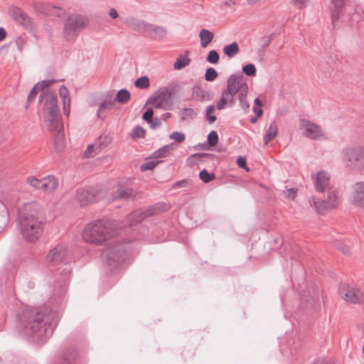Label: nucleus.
Here are the masks:
<instances>
[{"instance_id":"obj_40","label":"nucleus","mask_w":364,"mask_h":364,"mask_svg":"<svg viewBox=\"0 0 364 364\" xmlns=\"http://www.w3.org/2000/svg\"><path fill=\"white\" fill-rule=\"evenodd\" d=\"M191 60L187 58L186 56L184 57H180L176 60L173 65V68L176 70H181L185 66L188 65L190 63Z\"/></svg>"},{"instance_id":"obj_51","label":"nucleus","mask_w":364,"mask_h":364,"mask_svg":"<svg viewBox=\"0 0 364 364\" xmlns=\"http://www.w3.org/2000/svg\"><path fill=\"white\" fill-rule=\"evenodd\" d=\"M153 116H154V110L152 108H148L146 111L143 114L142 119L143 120L147 122L148 123H151L153 122Z\"/></svg>"},{"instance_id":"obj_12","label":"nucleus","mask_w":364,"mask_h":364,"mask_svg":"<svg viewBox=\"0 0 364 364\" xmlns=\"http://www.w3.org/2000/svg\"><path fill=\"white\" fill-rule=\"evenodd\" d=\"M346 160L358 168H364V149L346 148L343 150Z\"/></svg>"},{"instance_id":"obj_26","label":"nucleus","mask_w":364,"mask_h":364,"mask_svg":"<svg viewBox=\"0 0 364 364\" xmlns=\"http://www.w3.org/2000/svg\"><path fill=\"white\" fill-rule=\"evenodd\" d=\"M78 357L77 352L73 349L70 348L65 351L62 355V363L63 364H72L75 362Z\"/></svg>"},{"instance_id":"obj_38","label":"nucleus","mask_w":364,"mask_h":364,"mask_svg":"<svg viewBox=\"0 0 364 364\" xmlns=\"http://www.w3.org/2000/svg\"><path fill=\"white\" fill-rule=\"evenodd\" d=\"M199 178L204 183H209L215 178V174L214 173H209L206 169H203L199 173Z\"/></svg>"},{"instance_id":"obj_64","label":"nucleus","mask_w":364,"mask_h":364,"mask_svg":"<svg viewBox=\"0 0 364 364\" xmlns=\"http://www.w3.org/2000/svg\"><path fill=\"white\" fill-rule=\"evenodd\" d=\"M224 4L227 6H234L236 4L235 1H234L232 0L226 1Z\"/></svg>"},{"instance_id":"obj_50","label":"nucleus","mask_w":364,"mask_h":364,"mask_svg":"<svg viewBox=\"0 0 364 364\" xmlns=\"http://www.w3.org/2000/svg\"><path fill=\"white\" fill-rule=\"evenodd\" d=\"M170 138L176 142L181 143L185 140V134L182 132H173L170 135Z\"/></svg>"},{"instance_id":"obj_36","label":"nucleus","mask_w":364,"mask_h":364,"mask_svg":"<svg viewBox=\"0 0 364 364\" xmlns=\"http://www.w3.org/2000/svg\"><path fill=\"white\" fill-rule=\"evenodd\" d=\"M196 114V112L192 108H183L180 112V116L182 120L193 119Z\"/></svg>"},{"instance_id":"obj_16","label":"nucleus","mask_w":364,"mask_h":364,"mask_svg":"<svg viewBox=\"0 0 364 364\" xmlns=\"http://www.w3.org/2000/svg\"><path fill=\"white\" fill-rule=\"evenodd\" d=\"M352 203L360 208H364V183L357 182L353 186Z\"/></svg>"},{"instance_id":"obj_61","label":"nucleus","mask_w":364,"mask_h":364,"mask_svg":"<svg viewBox=\"0 0 364 364\" xmlns=\"http://www.w3.org/2000/svg\"><path fill=\"white\" fill-rule=\"evenodd\" d=\"M6 37V32L3 28H0V42Z\"/></svg>"},{"instance_id":"obj_20","label":"nucleus","mask_w":364,"mask_h":364,"mask_svg":"<svg viewBox=\"0 0 364 364\" xmlns=\"http://www.w3.org/2000/svg\"><path fill=\"white\" fill-rule=\"evenodd\" d=\"M124 23L127 26L131 28L132 30L137 32L145 33L149 25V23L142 20H139L134 17L127 18L125 20Z\"/></svg>"},{"instance_id":"obj_18","label":"nucleus","mask_w":364,"mask_h":364,"mask_svg":"<svg viewBox=\"0 0 364 364\" xmlns=\"http://www.w3.org/2000/svg\"><path fill=\"white\" fill-rule=\"evenodd\" d=\"M314 185L318 192L323 193L330 185V175L324 171H318L316 174Z\"/></svg>"},{"instance_id":"obj_22","label":"nucleus","mask_w":364,"mask_h":364,"mask_svg":"<svg viewBox=\"0 0 364 364\" xmlns=\"http://www.w3.org/2000/svg\"><path fill=\"white\" fill-rule=\"evenodd\" d=\"M192 97L194 100L198 102H204L210 100L211 99L210 93L198 85H196L193 87Z\"/></svg>"},{"instance_id":"obj_13","label":"nucleus","mask_w":364,"mask_h":364,"mask_svg":"<svg viewBox=\"0 0 364 364\" xmlns=\"http://www.w3.org/2000/svg\"><path fill=\"white\" fill-rule=\"evenodd\" d=\"M67 253V248L64 245L58 244L49 251L46 256V262L53 265L59 264L65 261Z\"/></svg>"},{"instance_id":"obj_19","label":"nucleus","mask_w":364,"mask_h":364,"mask_svg":"<svg viewBox=\"0 0 364 364\" xmlns=\"http://www.w3.org/2000/svg\"><path fill=\"white\" fill-rule=\"evenodd\" d=\"M146 34L155 41H161L165 38L167 31L166 28L162 26L149 23Z\"/></svg>"},{"instance_id":"obj_37","label":"nucleus","mask_w":364,"mask_h":364,"mask_svg":"<svg viewBox=\"0 0 364 364\" xmlns=\"http://www.w3.org/2000/svg\"><path fill=\"white\" fill-rule=\"evenodd\" d=\"M26 183H28L31 186L36 188L43 190V178L38 179L34 176H28L26 178Z\"/></svg>"},{"instance_id":"obj_49","label":"nucleus","mask_w":364,"mask_h":364,"mask_svg":"<svg viewBox=\"0 0 364 364\" xmlns=\"http://www.w3.org/2000/svg\"><path fill=\"white\" fill-rule=\"evenodd\" d=\"M208 142L210 146H215L218 143V135L215 131H211L208 135Z\"/></svg>"},{"instance_id":"obj_45","label":"nucleus","mask_w":364,"mask_h":364,"mask_svg":"<svg viewBox=\"0 0 364 364\" xmlns=\"http://www.w3.org/2000/svg\"><path fill=\"white\" fill-rule=\"evenodd\" d=\"M215 107L213 105H209L206 109L205 116L209 124H213L216 120V117L211 115V114L215 112Z\"/></svg>"},{"instance_id":"obj_48","label":"nucleus","mask_w":364,"mask_h":364,"mask_svg":"<svg viewBox=\"0 0 364 364\" xmlns=\"http://www.w3.org/2000/svg\"><path fill=\"white\" fill-rule=\"evenodd\" d=\"M310 0H291V4L297 9H302L307 6Z\"/></svg>"},{"instance_id":"obj_39","label":"nucleus","mask_w":364,"mask_h":364,"mask_svg":"<svg viewBox=\"0 0 364 364\" xmlns=\"http://www.w3.org/2000/svg\"><path fill=\"white\" fill-rule=\"evenodd\" d=\"M161 162H162V161H160V160H151V161H146L145 163H144L143 164H141L140 166V170L141 171H148V170H152L154 169L159 164H160Z\"/></svg>"},{"instance_id":"obj_7","label":"nucleus","mask_w":364,"mask_h":364,"mask_svg":"<svg viewBox=\"0 0 364 364\" xmlns=\"http://www.w3.org/2000/svg\"><path fill=\"white\" fill-rule=\"evenodd\" d=\"M171 206L166 203H157L147 208H142L132 212L127 216L130 226L142 222L148 217L154 216L164 213L170 209Z\"/></svg>"},{"instance_id":"obj_4","label":"nucleus","mask_w":364,"mask_h":364,"mask_svg":"<svg viewBox=\"0 0 364 364\" xmlns=\"http://www.w3.org/2000/svg\"><path fill=\"white\" fill-rule=\"evenodd\" d=\"M18 222L21 234L26 241L33 242L40 238L43 231V223L36 217L34 210L21 212Z\"/></svg>"},{"instance_id":"obj_10","label":"nucleus","mask_w":364,"mask_h":364,"mask_svg":"<svg viewBox=\"0 0 364 364\" xmlns=\"http://www.w3.org/2000/svg\"><path fill=\"white\" fill-rule=\"evenodd\" d=\"M102 198L101 189L95 186L80 187L76 189L75 198L80 207L94 204Z\"/></svg>"},{"instance_id":"obj_33","label":"nucleus","mask_w":364,"mask_h":364,"mask_svg":"<svg viewBox=\"0 0 364 364\" xmlns=\"http://www.w3.org/2000/svg\"><path fill=\"white\" fill-rule=\"evenodd\" d=\"M328 197L325 199L328 201V203H335V208L338 207L339 205V198L338 196V191L331 188H328Z\"/></svg>"},{"instance_id":"obj_28","label":"nucleus","mask_w":364,"mask_h":364,"mask_svg":"<svg viewBox=\"0 0 364 364\" xmlns=\"http://www.w3.org/2000/svg\"><path fill=\"white\" fill-rule=\"evenodd\" d=\"M201 46L205 48L213 39L214 34L209 30L203 28L199 33Z\"/></svg>"},{"instance_id":"obj_41","label":"nucleus","mask_w":364,"mask_h":364,"mask_svg":"<svg viewBox=\"0 0 364 364\" xmlns=\"http://www.w3.org/2000/svg\"><path fill=\"white\" fill-rule=\"evenodd\" d=\"M43 9L44 10L45 13L47 15L55 14V10L62 11L61 8H60L58 6H55L50 3L43 4ZM56 15L60 16V13H58V12L56 13Z\"/></svg>"},{"instance_id":"obj_35","label":"nucleus","mask_w":364,"mask_h":364,"mask_svg":"<svg viewBox=\"0 0 364 364\" xmlns=\"http://www.w3.org/2000/svg\"><path fill=\"white\" fill-rule=\"evenodd\" d=\"M193 157L198 159L201 162H208L217 159V156L215 154L208 153L194 154Z\"/></svg>"},{"instance_id":"obj_44","label":"nucleus","mask_w":364,"mask_h":364,"mask_svg":"<svg viewBox=\"0 0 364 364\" xmlns=\"http://www.w3.org/2000/svg\"><path fill=\"white\" fill-rule=\"evenodd\" d=\"M242 71L249 77L255 76L256 75V68L255 65L252 63L243 66Z\"/></svg>"},{"instance_id":"obj_8","label":"nucleus","mask_w":364,"mask_h":364,"mask_svg":"<svg viewBox=\"0 0 364 364\" xmlns=\"http://www.w3.org/2000/svg\"><path fill=\"white\" fill-rule=\"evenodd\" d=\"M87 18L80 14H71L65 21L63 33L68 41L73 42L79 32L85 28Z\"/></svg>"},{"instance_id":"obj_2","label":"nucleus","mask_w":364,"mask_h":364,"mask_svg":"<svg viewBox=\"0 0 364 364\" xmlns=\"http://www.w3.org/2000/svg\"><path fill=\"white\" fill-rule=\"evenodd\" d=\"M54 316L49 308H26L18 314L16 326L25 335L44 341V337L47 338L53 334L51 321Z\"/></svg>"},{"instance_id":"obj_9","label":"nucleus","mask_w":364,"mask_h":364,"mask_svg":"<svg viewBox=\"0 0 364 364\" xmlns=\"http://www.w3.org/2000/svg\"><path fill=\"white\" fill-rule=\"evenodd\" d=\"M174 92L167 87H161L146 101L144 107L153 106L155 109H168L172 106L171 101Z\"/></svg>"},{"instance_id":"obj_56","label":"nucleus","mask_w":364,"mask_h":364,"mask_svg":"<svg viewBox=\"0 0 364 364\" xmlns=\"http://www.w3.org/2000/svg\"><path fill=\"white\" fill-rule=\"evenodd\" d=\"M335 245L338 250H341L344 255L350 254V249L348 247H346L344 245L341 244L340 242H337Z\"/></svg>"},{"instance_id":"obj_62","label":"nucleus","mask_w":364,"mask_h":364,"mask_svg":"<svg viewBox=\"0 0 364 364\" xmlns=\"http://www.w3.org/2000/svg\"><path fill=\"white\" fill-rule=\"evenodd\" d=\"M109 14V16L113 18H117L118 17L117 11L114 9H111Z\"/></svg>"},{"instance_id":"obj_30","label":"nucleus","mask_w":364,"mask_h":364,"mask_svg":"<svg viewBox=\"0 0 364 364\" xmlns=\"http://www.w3.org/2000/svg\"><path fill=\"white\" fill-rule=\"evenodd\" d=\"M131 198H135L134 191L131 188L119 189L117 191L116 198L121 200H128Z\"/></svg>"},{"instance_id":"obj_34","label":"nucleus","mask_w":364,"mask_h":364,"mask_svg":"<svg viewBox=\"0 0 364 364\" xmlns=\"http://www.w3.org/2000/svg\"><path fill=\"white\" fill-rule=\"evenodd\" d=\"M110 143V138L106 135H101L95 142L96 150L100 151Z\"/></svg>"},{"instance_id":"obj_31","label":"nucleus","mask_w":364,"mask_h":364,"mask_svg":"<svg viewBox=\"0 0 364 364\" xmlns=\"http://www.w3.org/2000/svg\"><path fill=\"white\" fill-rule=\"evenodd\" d=\"M130 92L126 89L120 90L115 97V100L121 104H125L130 100Z\"/></svg>"},{"instance_id":"obj_15","label":"nucleus","mask_w":364,"mask_h":364,"mask_svg":"<svg viewBox=\"0 0 364 364\" xmlns=\"http://www.w3.org/2000/svg\"><path fill=\"white\" fill-rule=\"evenodd\" d=\"M301 126L305 129L304 135L311 139L318 140L324 136V133L320 125L311 122L307 119H302Z\"/></svg>"},{"instance_id":"obj_25","label":"nucleus","mask_w":364,"mask_h":364,"mask_svg":"<svg viewBox=\"0 0 364 364\" xmlns=\"http://www.w3.org/2000/svg\"><path fill=\"white\" fill-rule=\"evenodd\" d=\"M173 144L166 145L153 152L151 156V159H158L160 158L167 157L171 152L174 149Z\"/></svg>"},{"instance_id":"obj_23","label":"nucleus","mask_w":364,"mask_h":364,"mask_svg":"<svg viewBox=\"0 0 364 364\" xmlns=\"http://www.w3.org/2000/svg\"><path fill=\"white\" fill-rule=\"evenodd\" d=\"M314 205L319 214H325L328 210L335 208V203H328L325 199L321 201H316L314 197L312 198Z\"/></svg>"},{"instance_id":"obj_3","label":"nucleus","mask_w":364,"mask_h":364,"mask_svg":"<svg viewBox=\"0 0 364 364\" xmlns=\"http://www.w3.org/2000/svg\"><path fill=\"white\" fill-rule=\"evenodd\" d=\"M117 234L112 222L106 219H98L90 222L82 230L83 240L90 244L106 246L114 240Z\"/></svg>"},{"instance_id":"obj_58","label":"nucleus","mask_w":364,"mask_h":364,"mask_svg":"<svg viewBox=\"0 0 364 364\" xmlns=\"http://www.w3.org/2000/svg\"><path fill=\"white\" fill-rule=\"evenodd\" d=\"M237 164L239 167L245 168L247 166L246 159L244 157H239L237 159Z\"/></svg>"},{"instance_id":"obj_29","label":"nucleus","mask_w":364,"mask_h":364,"mask_svg":"<svg viewBox=\"0 0 364 364\" xmlns=\"http://www.w3.org/2000/svg\"><path fill=\"white\" fill-rule=\"evenodd\" d=\"M240 52V48L237 42H233L224 46L223 53L228 58H231Z\"/></svg>"},{"instance_id":"obj_21","label":"nucleus","mask_w":364,"mask_h":364,"mask_svg":"<svg viewBox=\"0 0 364 364\" xmlns=\"http://www.w3.org/2000/svg\"><path fill=\"white\" fill-rule=\"evenodd\" d=\"M237 93V97L242 109L247 112L250 109V105L247 100L248 86L246 82H241V79H240V90Z\"/></svg>"},{"instance_id":"obj_59","label":"nucleus","mask_w":364,"mask_h":364,"mask_svg":"<svg viewBox=\"0 0 364 364\" xmlns=\"http://www.w3.org/2000/svg\"><path fill=\"white\" fill-rule=\"evenodd\" d=\"M151 123L152 124H151V128L152 129L159 127L161 124V120L159 118H155L154 119H153V122Z\"/></svg>"},{"instance_id":"obj_27","label":"nucleus","mask_w":364,"mask_h":364,"mask_svg":"<svg viewBox=\"0 0 364 364\" xmlns=\"http://www.w3.org/2000/svg\"><path fill=\"white\" fill-rule=\"evenodd\" d=\"M278 133V127L275 122H272L269 129H267L265 135L263 137V141L265 145L268 144Z\"/></svg>"},{"instance_id":"obj_17","label":"nucleus","mask_w":364,"mask_h":364,"mask_svg":"<svg viewBox=\"0 0 364 364\" xmlns=\"http://www.w3.org/2000/svg\"><path fill=\"white\" fill-rule=\"evenodd\" d=\"M347 0H330L332 7L331 8V23L333 28L339 19L340 15L342 14L343 6Z\"/></svg>"},{"instance_id":"obj_6","label":"nucleus","mask_w":364,"mask_h":364,"mask_svg":"<svg viewBox=\"0 0 364 364\" xmlns=\"http://www.w3.org/2000/svg\"><path fill=\"white\" fill-rule=\"evenodd\" d=\"M101 257L109 270L117 267L124 259L123 245L114 240L102 250Z\"/></svg>"},{"instance_id":"obj_46","label":"nucleus","mask_w":364,"mask_h":364,"mask_svg":"<svg viewBox=\"0 0 364 364\" xmlns=\"http://www.w3.org/2000/svg\"><path fill=\"white\" fill-rule=\"evenodd\" d=\"M145 134V129L140 126L135 127L132 133V136L133 138H144Z\"/></svg>"},{"instance_id":"obj_11","label":"nucleus","mask_w":364,"mask_h":364,"mask_svg":"<svg viewBox=\"0 0 364 364\" xmlns=\"http://www.w3.org/2000/svg\"><path fill=\"white\" fill-rule=\"evenodd\" d=\"M339 294L348 303L360 304L363 301V294L360 289L346 284L340 285Z\"/></svg>"},{"instance_id":"obj_63","label":"nucleus","mask_w":364,"mask_h":364,"mask_svg":"<svg viewBox=\"0 0 364 364\" xmlns=\"http://www.w3.org/2000/svg\"><path fill=\"white\" fill-rule=\"evenodd\" d=\"M255 104V107H262V101L259 99V98H256L254 101Z\"/></svg>"},{"instance_id":"obj_24","label":"nucleus","mask_w":364,"mask_h":364,"mask_svg":"<svg viewBox=\"0 0 364 364\" xmlns=\"http://www.w3.org/2000/svg\"><path fill=\"white\" fill-rule=\"evenodd\" d=\"M43 190L48 192H51L55 190L58 186V180L52 176L43 178Z\"/></svg>"},{"instance_id":"obj_43","label":"nucleus","mask_w":364,"mask_h":364,"mask_svg":"<svg viewBox=\"0 0 364 364\" xmlns=\"http://www.w3.org/2000/svg\"><path fill=\"white\" fill-rule=\"evenodd\" d=\"M220 59L219 54L218 52L215 50H211L209 51L208 56H207V61L212 64H216L218 63Z\"/></svg>"},{"instance_id":"obj_60","label":"nucleus","mask_w":364,"mask_h":364,"mask_svg":"<svg viewBox=\"0 0 364 364\" xmlns=\"http://www.w3.org/2000/svg\"><path fill=\"white\" fill-rule=\"evenodd\" d=\"M253 112L255 113V115H257V117H261L263 113L262 109L259 107H254Z\"/></svg>"},{"instance_id":"obj_42","label":"nucleus","mask_w":364,"mask_h":364,"mask_svg":"<svg viewBox=\"0 0 364 364\" xmlns=\"http://www.w3.org/2000/svg\"><path fill=\"white\" fill-rule=\"evenodd\" d=\"M218 75V74L214 68H208L205 71V79L207 81L212 82L217 78Z\"/></svg>"},{"instance_id":"obj_32","label":"nucleus","mask_w":364,"mask_h":364,"mask_svg":"<svg viewBox=\"0 0 364 364\" xmlns=\"http://www.w3.org/2000/svg\"><path fill=\"white\" fill-rule=\"evenodd\" d=\"M136 87L141 90H146L150 87V80L147 76H141L134 82Z\"/></svg>"},{"instance_id":"obj_54","label":"nucleus","mask_w":364,"mask_h":364,"mask_svg":"<svg viewBox=\"0 0 364 364\" xmlns=\"http://www.w3.org/2000/svg\"><path fill=\"white\" fill-rule=\"evenodd\" d=\"M38 92V89L37 87V85H35L32 89L30 91L29 94H28V99H27V101L28 103H31V102H33L36 97V96L37 95Z\"/></svg>"},{"instance_id":"obj_47","label":"nucleus","mask_w":364,"mask_h":364,"mask_svg":"<svg viewBox=\"0 0 364 364\" xmlns=\"http://www.w3.org/2000/svg\"><path fill=\"white\" fill-rule=\"evenodd\" d=\"M192 185V181L191 179L185 178L178 181H176L172 186L173 189H177L180 188H185L188 186Z\"/></svg>"},{"instance_id":"obj_1","label":"nucleus","mask_w":364,"mask_h":364,"mask_svg":"<svg viewBox=\"0 0 364 364\" xmlns=\"http://www.w3.org/2000/svg\"><path fill=\"white\" fill-rule=\"evenodd\" d=\"M57 81L46 80L38 82L36 85L37 87H40L41 90L40 102L44 101L43 117L46 126L50 133L55 150L62 151L65 146V139L60 109L58 106V96L55 92L44 90Z\"/></svg>"},{"instance_id":"obj_57","label":"nucleus","mask_w":364,"mask_h":364,"mask_svg":"<svg viewBox=\"0 0 364 364\" xmlns=\"http://www.w3.org/2000/svg\"><path fill=\"white\" fill-rule=\"evenodd\" d=\"M59 92H60V97L63 99V104L65 105L66 97L68 95V89H67V87L65 86L62 85L60 87Z\"/></svg>"},{"instance_id":"obj_14","label":"nucleus","mask_w":364,"mask_h":364,"mask_svg":"<svg viewBox=\"0 0 364 364\" xmlns=\"http://www.w3.org/2000/svg\"><path fill=\"white\" fill-rule=\"evenodd\" d=\"M9 12L11 18L16 23L21 24L26 29H31L33 28V22L31 18L19 7L11 6L9 8Z\"/></svg>"},{"instance_id":"obj_55","label":"nucleus","mask_w":364,"mask_h":364,"mask_svg":"<svg viewBox=\"0 0 364 364\" xmlns=\"http://www.w3.org/2000/svg\"><path fill=\"white\" fill-rule=\"evenodd\" d=\"M114 103L112 102H103L101 103L98 110H97V115L99 116L100 112L104 109H110L113 107Z\"/></svg>"},{"instance_id":"obj_5","label":"nucleus","mask_w":364,"mask_h":364,"mask_svg":"<svg viewBox=\"0 0 364 364\" xmlns=\"http://www.w3.org/2000/svg\"><path fill=\"white\" fill-rule=\"evenodd\" d=\"M242 77L241 73L233 74L230 76L227 81V88L223 90L221 97L216 105V108L219 110L225 109L226 107H232L235 105V96L240 90V79Z\"/></svg>"},{"instance_id":"obj_52","label":"nucleus","mask_w":364,"mask_h":364,"mask_svg":"<svg viewBox=\"0 0 364 364\" xmlns=\"http://www.w3.org/2000/svg\"><path fill=\"white\" fill-rule=\"evenodd\" d=\"M100 151L96 150V145L95 144H89L86 149V150L84 152V156L85 158H90L92 156V153L94 152H99Z\"/></svg>"},{"instance_id":"obj_53","label":"nucleus","mask_w":364,"mask_h":364,"mask_svg":"<svg viewBox=\"0 0 364 364\" xmlns=\"http://www.w3.org/2000/svg\"><path fill=\"white\" fill-rule=\"evenodd\" d=\"M298 189L296 188H291L284 191V196L289 199L294 200L297 195Z\"/></svg>"}]
</instances>
